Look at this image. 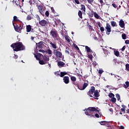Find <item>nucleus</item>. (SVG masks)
Listing matches in <instances>:
<instances>
[{
  "mask_svg": "<svg viewBox=\"0 0 129 129\" xmlns=\"http://www.w3.org/2000/svg\"><path fill=\"white\" fill-rule=\"evenodd\" d=\"M11 47L13 49V51H15V52L26 50V47H25V45L23 44V43L19 41L12 43Z\"/></svg>",
  "mask_w": 129,
  "mask_h": 129,
  "instance_id": "f257e3e1",
  "label": "nucleus"
},
{
  "mask_svg": "<svg viewBox=\"0 0 129 129\" xmlns=\"http://www.w3.org/2000/svg\"><path fill=\"white\" fill-rule=\"evenodd\" d=\"M99 112V110L96 109L94 107H89L85 111V114L86 115H91V116H94L93 115V112Z\"/></svg>",
  "mask_w": 129,
  "mask_h": 129,
  "instance_id": "f03ea898",
  "label": "nucleus"
},
{
  "mask_svg": "<svg viewBox=\"0 0 129 129\" xmlns=\"http://www.w3.org/2000/svg\"><path fill=\"white\" fill-rule=\"evenodd\" d=\"M50 35L54 40H58L59 39V34H58V32L55 29H52L50 31Z\"/></svg>",
  "mask_w": 129,
  "mask_h": 129,
  "instance_id": "7ed1b4c3",
  "label": "nucleus"
},
{
  "mask_svg": "<svg viewBox=\"0 0 129 129\" xmlns=\"http://www.w3.org/2000/svg\"><path fill=\"white\" fill-rule=\"evenodd\" d=\"M13 26L16 32H18V33H22V30H23V26L22 25V23L19 25H18L17 24H13Z\"/></svg>",
  "mask_w": 129,
  "mask_h": 129,
  "instance_id": "20e7f679",
  "label": "nucleus"
},
{
  "mask_svg": "<svg viewBox=\"0 0 129 129\" xmlns=\"http://www.w3.org/2000/svg\"><path fill=\"white\" fill-rule=\"evenodd\" d=\"M72 83L73 84L75 85V86H77L78 89H80V90H84V89H85V88H86V87L88 86V83H84L83 85V87H82L81 86L78 85V84L75 83V82H74Z\"/></svg>",
  "mask_w": 129,
  "mask_h": 129,
  "instance_id": "39448f33",
  "label": "nucleus"
},
{
  "mask_svg": "<svg viewBox=\"0 0 129 129\" xmlns=\"http://www.w3.org/2000/svg\"><path fill=\"white\" fill-rule=\"evenodd\" d=\"M53 53L56 58H62V52L59 51V49H53Z\"/></svg>",
  "mask_w": 129,
  "mask_h": 129,
  "instance_id": "423d86ee",
  "label": "nucleus"
},
{
  "mask_svg": "<svg viewBox=\"0 0 129 129\" xmlns=\"http://www.w3.org/2000/svg\"><path fill=\"white\" fill-rule=\"evenodd\" d=\"M44 44H45V42L43 41H40L38 43H36V51L39 50V49H43V47H44Z\"/></svg>",
  "mask_w": 129,
  "mask_h": 129,
  "instance_id": "0eeeda50",
  "label": "nucleus"
},
{
  "mask_svg": "<svg viewBox=\"0 0 129 129\" xmlns=\"http://www.w3.org/2000/svg\"><path fill=\"white\" fill-rule=\"evenodd\" d=\"M105 31L106 34H107V35H110V32H111V26H110L109 23H106Z\"/></svg>",
  "mask_w": 129,
  "mask_h": 129,
  "instance_id": "6e6552de",
  "label": "nucleus"
},
{
  "mask_svg": "<svg viewBox=\"0 0 129 129\" xmlns=\"http://www.w3.org/2000/svg\"><path fill=\"white\" fill-rule=\"evenodd\" d=\"M39 24L41 27H46L49 25V23L45 20H39Z\"/></svg>",
  "mask_w": 129,
  "mask_h": 129,
  "instance_id": "1a4fd4ad",
  "label": "nucleus"
},
{
  "mask_svg": "<svg viewBox=\"0 0 129 129\" xmlns=\"http://www.w3.org/2000/svg\"><path fill=\"white\" fill-rule=\"evenodd\" d=\"M95 91V87L94 86H92L91 89L89 90V92L87 93L88 95H89L90 97H92V94L94 93Z\"/></svg>",
  "mask_w": 129,
  "mask_h": 129,
  "instance_id": "9d476101",
  "label": "nucleus"
},
{
  "mask_svg": "<svg viewBox=\"0 0 129 129\" xmlns=\"http://www.w3.org/2000/svg\"><path fill=\"white\" fill-rule=\"evenodd\" d=\"M37 8L41 15H42V16H44V7H43V6L42 5L37 6Z\"/></svg>",
  "mask_w": 129,
  "mask_h": 129,
  "instance_id": "9b49d317",
  "label": "nucleus"
},
{
  "mask_svg": "<svg viewBox=\"0 0 129 129\" xmlns=\"http://www.w3.org/2000/svg\"><path fill=\"white\" fill-rule=\"evenodd\" d=\"M57 66L59 68H62V67H66V63L62 61H59L57 62Z\"/></svg>",
  "mask_w": 129,
  "mask_h": 129,
  "instance_id": "f8f14e48",
  "label": "nucleus"
},
{
  "mask_svg": "<svg viewBox=\"0 0 129 129\" xmlns=\"http://www.w3.org/2000/svg\"><path fill=\"white\" fill-rule=\"evenodd\" d=\"M110 122V121H102L101 122H99L101 125H107L108 127H110V125L109 124Z\"/></svg>",
  "mask_w": 129,
  "mask_h": 129,
  "instance_id": "ddd939ff",
  "label": "nucleus"
},
{
  "mask_svg": "<svg viewBox=\"0 0 129 129\" xmlns=\"http://www.w3.org/2000/svg\"><path fill=\"white\" fill-rule=\"evenodd\" d=\"M63 81L66 84H68L69 82H70V81L69 80V77L64 76L63 78Z\"/></svg>",
  "mask_w": 129,
  "mask_h": 129,
  "instance_id": "4468645a",
  "label": "nucleus"
},
{
  "mask_svg": "<svg viewBox=\"0 0 129 129\" xmlns=\"http://www.w3.org/2000/svg\"><path fill=\"white\" fill-rule=\"evenodd\" d=\"M119 26L120 28H124V26H125V24L124 23V21L121 19L119 22Z\"/></svg>",
  "mask_w": 129,
  "mask_h": 129,
  "instance_id": "2eb2a0df",
  "label": "nucleus"
},
{
  "mask_svg": "<svg viewBox=\"0 0 129 129\" xmlns=\"http://www.w3.org/2000/svg\"><path fill=\"white\" fill-rule=\"evenodd\" d=\"M32 31L34 30L32 28V26L30 25H26V32L27 33H30L31 31Z\"/></svg>",
  "mask_w": 129,
  "mask_h": 129,
  "instance_id": "dca6fc26",
  "label": "nucleus"
},
{
  "mask_svg": "<svg viewBox=\"0 0 129 129\" xmlns=\"http://www.w3.org/2000/svg\"><path fill=\"white\" fill-rule=\"evenodd\" d=\"M43 56L44 55L40 53H38L37 55H35V57L36 60H40L41 59V57H43Z\"/></svg>",
  "mask_w": 129,
  "mask_h": 129,
  "instance_id": "f3484780",
  "label": "nucleus"
},
{
  "mask_svg": "<svg viewBox=\"0 0 129 129\" xmlns=\"http://www.w3.org/2000/svg\"><path fill=\"white\" fill-rule=\"evenodd\" d=\"M43 58V60L47 64V62L49 61V57L47 56V55L45 54L44 55H43V56H42Z\"/></svg>",
  "mask_w": 129,
  "mask_h": 129,
  "instance_id": "a211bd4d",
  "label": "nucleus"
},
{
  "mask_svg": "<svg viewBox=\"0 0 129 129\" xmlns=\"http://www.w3.org/2000/svg\"><path fill=\"white\" fill-rule=\"evenodd\" d=\"M94 96L95 97H99L100 95L98 90H97L95 91V92H94Z\"/></svg>",
  "mask_w": 129,
  "mask_h": 129,
  "instance_id": "6ab92c4d",
  "label": "nucleus"
},
{
  "mask_svg": "<svg viewBox=\"0 0 129 129\" xmlns=\"http://www.w3.org/2000/svg\"><path fill=\"white\" fill-rule=\"evenodd\" d=\"M85 50H86L87 53H90V52H92V50H91V49H90V48L89 47H88V46H85Z\"/></svg>",
  "mask_w": 129,
  "mask_h": 129,
  "instance_id": "aec40b11",
  "label": "nucleus"
},
{
  "mask_svg": "<svg viewBox=\"0 0 129 129\" xmlns=\"http://www.w3.org/2000/svg\"><path fill=\"white\" fill-rule=\"evenodd\" d=\"M50 44L51 45L52 48L54 49V50H56V49H57V45H56V44L53 43L52 42H50Z\"/></svg>",
  "mask_w": 129,
  "mask_h": 129,
  "instance_id": "412c9836",
  "label": "nucleus"
},
{
  "mask_svg": "<svg viewBox=\"0 0 129 129\" xmlns=\"http://www.w3.org/2000/svg\"><path fill=\"white\" fill-rule=\"evenodd\" d=\"M129 86V82L128 81H126L125 82V84L123 85V87H124V88H125V89H127V88Z\"/></svg>",
  "mask_w": 129,
  "mask_h": 129,
  "instance_id": "4be33fe9",
  "label": "nucleus"
},
{
  "mask_svg": "<svg viewBox=\"0 0 129 129\" xmlns=\"http://www.w3.org/2000/svg\"><path fill=\"white\" fill-rule=\"evenodd\" d=\"M67 74H68V73L66 72H61L59 76L60 77H64V76H65V75H67Z\"/></svg>",
  "mask_w": 129,
  "mask_h": 129,
  "instance_id": "5701e85b",
  "label": "nucleus"
},
{
  "mask_svg": "<svg viewBox=\"0 0 129 129\" xmlns=\"http://www.w3.org/2000/svg\"><path fill=\"white\" fill-rule=\"evenodd\" d=\"M48 55H49L50 57L52 56V50L50 49H47V51H45Z\"/></svg>",
  "mask_w": 129,
  "mask_h": 129,
  "instance_id": "b1692460",
  "label": "nucleus"
},
{
  "mask_svg": "<svg viewBox=\"0 0 129 129\" xmlns=\"http://www.w3.org/2000/svg\"><path fill=\"white\" fill-rule=\"evenodd\" d=\"M39 64L40 65H45V64H47V62H45L44 60L39 59L38 60Z\"/></svg>",
  "mask_w": 129,
  "mask_h": 129,
  "instance_id": "393cba45",
  "label": "nucleus"
},
{
  "mask_svg": "<svg viewBox=\"0 0 129 129\" xmlns=\"http://www.w3.org/2000/svg\"><path fill=\"white\" fill-rule=\"evenodd\" d=\"M13 21L14 22H20V24L21 23V21L20 19H18V17H17V16H14Z\"/></svg>",
  "mask_w": 129,
  "mask_h": 129,
  "instance_id": "a878e982",
  "label": "nucleus"
},
{
  "mask_svg": "<svg viewBox=\"0 0 129 129\" xmlns=\"http://www.w3.org/2000/svg\"><path fill=\"white\" fill-rule=\"evenodd\" d=\"M71 80L72 81V83L76 82V77L74 76H72L71 77Z\"/></svg>",
  "mask_w": 129,
  "mask_h": 129,
  "instance_id": "bb28decb",
  "label": "nucleus"
},
{
  "mask_svg": "<svg viewBox=\"0 0 129 129\" xmlns=\"http://www.w3.org/2000/svg\"><path fill=\"white\" fill-rule=\"evenodd\" d=\"M78 16L80 19H83V17H82V12L81 11H79Z\"/></svg>",
  "mask_w": 129,
  "mask_h": 129,
  "instance_id": "cd10ccee",
  "label": "nucleus"
},
{
  "mask_svg": "<svg viewBox=\"0 0 129 129\" xmlns=\"http://www.w3.org/2000/svg\"><path fill=\"white\" fill-rule=\"evenodd\" d=\"M102 50H103L105 55H106V56H107V55H108V50L107 49H105L104 48H102Z\"/></svg>",
  "mask_w": 129,
  "mask_h": 129,
  "instance_id": "c85d7f7f",
  "label": "nucleus"
},
{
  "mask_svg": "<svg viewBox=\"0 0 129 129\" xmlns=\"http://www.w3.org/2000/svg\"><path fill=\"white\" fill-rule=\"evenodd\" d=\"M65 39L68 43H70V37L68 35H66Z\"/></svg>",
  "mask_w": 129,
  "mask_h": 129,
  "instance_id": "c756f323",
  "label": "nucleus"
},
{
  "mask_svg": "<svg viewBox=\"0 0 129 129\" xmlns=\"http://www.w3.org/2000/svg\"><path fill=\"white\" fill-rule=\"evenodd\" d=\"M81 10L82 11H83L84 12V13H85V11L86 10V8H85V6H84V5H82L81 6Z\"/></svg>",
  "mask_w": 129,
  "mask_h": 129,
  "instance_id": "7c9ffc66",
  "label": "nucleus"
},
{
  "mask_svg": "<svg viewBox=\"0 0 129 129\" xmlns=\"http://www.w3.org/2000/svg\"><path fill=\"white\" fill-rule=\"evenodd\" d=\"M114 55L116 56V57H118L119 56V52L117 50L114 51Z\"/></svg>",
  "mask_w": 129,
  "mask_h": 129,
  "instance_id": "2f4dec72",
  "label": "nucleus"
},
{
  "mask_svg": "<svg viewBox=\"0 0 129 129\" xmlns=\"http://www.w3.org/2000/svg\"><path fill=\"white\" fill-rule=\"evenodd\" d=\"M111 25L112 27H115L116 26V22L114 21H111Z\"/></svg>",
  "mask_w": 129,
  "mask_h": 129,
  "instance_id": "473e14b6",
  "label": "nucleus"
},
{
  "mask_svg": "<svg viewBox=\"0 0 129 129\" xmlns=\"http://www.w3.org/2000/svg\"><path fill=\"white\" fill-rule=\"evenodd\" d=\"M88 58H89L91 61L92 60V59H93V56L92 55V54H89V53H88Z\"/></svg>",
  "mask_w": 129,
  "mask_h": 129,
  "instance_id": "72a5a7b5",
  "label": "nucleus"
},
{
  "mask_svg": "<svg viewBox=\"0 0 129 129\" xmlns=\"http://www.w3.org/2000/svg\"><path fill=\"white\" fill-rule=\"evenodd\" d=\"M111 101L113 103H115V102H116V98H115L114 97H113L111 100Z\"/></svg>",
  "mask_w": 129,
  "mask_h": 129,
  "instance_id": "f704fd0d",
  "label": "nucleus"
},
{
  "mask_svg": "<svg viewBox=\"0 0 129 129\" xmlns=\"http://www.w3.org/2000/svg\"><path fill=\"white\" fill-rule=\"evenodd\" d=\"M94 16L96 19H99V15L96 12L94 13Z\"/></svg>",
  "mask_w": 129,
  "mask_h": 129,
  "instance_id": "c9c22d12",
  "label": "nucleus"
},
{
  "mask_svg": "<svg viewBox=\"0 0 129 129\" xmlns=\"http://www.w3.org/2000/svg\"><path fill=\"white\" fill-rule=\"evenodd\" d=\"M122 38L123 40H125V39H126V34H125V33H123L122 34Z\"/></svg>",
  "mask_w": 129,
  "mask_h": 129,
  "instance_id": "e433bc0d",
  "label": "nucleus"
},
{
  "mask_svg": "<svg viewBox=\"0 0 129 129\" xmlns=\"http://www.w3.org/2000/svg\"><path fill=\"white\" fill-rule=\"evenodd\" d=\"M109 97H110V98H112L113 97H114V94H113V93H110L109 95H108Z\"/></svg>",
  "mask_w": 129,
  "mask_h": 129,
  "instance_id": "4c0bfd02",
  "label": "nucleus"
},
{
  "mask_svg": "<svg viewBox=\"0 0 129 129\" xmlns=\"http://www.w3.org/2000/svg\"><path fill=\"white\" fill-rule=\"evenodd\" d=\"M27 21H31L32 20V17L30 15H28L26 18Z\"/></svg>",
  "mask_w": 129,
  "mask_h": 129,
  "instance_id": "58836bf2",
  "label": "nucleus"
},
{
  "mask_svg": "<svg viewBox=\"0 0 129 129\" xmlns=\"http://www.w3.org/2000/svg\"><path fill=\"white\" fill-rule=\"evenodd\" d=\"M16 5L17 6V7H21V5H20V0H18V1H15Z\"/></svg>",
  "mask_w": 129,
  "mask_h": 129,
  "instance_id": "ea45409f",
  "label": "nucleus"
},
{
  "mask_svg": "<svg viewBox=\"0 0 129 129\" xmlns=\"http://www.w3.org/2000/svg\"><path fill=\"white\" fill-rule=\"evenodd\" d=\"M125 69L126 71H129V64L127 63L125 64Z\"/></svg>",
  "mask_w": 129,
  "mask_h": 129,
  "instance_id": "a19ab883",
  "label": "nucleus"
},
{
  "mask_svg": "<svg viewBox=\"0 0 129 129\" xmlns=\"http://www.w3.org/2000/svg\"><path fill=\"white\" fill-rule=\"evenodd\" d=\"M116 97L117 99V100H119L120 99V96L118 94H116Z\"/></svg>",
  "mask_w": 129,
  "mask_h": 129,
  "instance_id": "79ce46f5",
  "label": "nucleus"
},
{
  "mask_svg": "<svg viewBox=\"0 0 129 129\" xmlns=\"http://www.w3.org/2000/svg\"><path fill=\"white\" fill-rule=\"evenodd\" d=\"M100 30L101 33H103L104 32V27H100Z\"/></svg>",
  "mask_w": 129,
  "mask_h": 129,
  "instance_id": "37998d69",
  "label": "nucleus"
},
{
  "mask_svg": "<svg viewBox=\"0 0 129 129\" xmlns=\"http://www.w3.org/2000/svg\"><path fill=\"white\" fill-rule=\"evenodd\" d=\"M89 30H90V31H94V29H93V27H92V26L91 25H89Z\"/></svg>",
  "mask_w": 129,
  "mask_h": 129,
  "instance_id": "c03bdc74",
  "label": "nucleus"
},
{
  "mask_svg": "<svg viewBox=\"0 0 129 129\" xmlns=\"http://www.w3.org/2000/svg\"><path fill=\"white\" fill-rule=\"evenodd\" d=\"M39 48H38V50H37V51H38V52H42V53H45L46 51L43 50V49H39Z\"/></svg>",
  "mask_w": 129,
  "mask_h": 129,
  "instance_id": "a18cd8bd",
  "label": "nucleus"
},
{
  "mask_svg": "<svg viewBox=\"0 0 129 129\" xmlns=\"http://www.w3.org/2000/svg\"><path fill=\"white\" fill-rule=\"evenodd\" d=\"M86 1H87L88 3L90 5H92V3H93V0H86Z\"/></svg>",
  "mask_w": 129,
  "mask_h": 129,
  "instance_id": "49530a36",
  "label": "nucleus"
},
{
  "mask_svg": "<svg viewBox=\"0 0 129 129\" xmlns=\"http://www.w3.org/2000/svg\"><path fill=\"white\" fill-rule=\"evenodd\" d=\"M98 2L100 3L101 6H103V5H104V3H103V0H98Z\"/></svg>",
  "mask_w": 129,
  "mask_h": 129,
  "instance_id": "de8ad7c7",
  "label": "nucleus"
},
{
  "mask_svg": "<svg viewBox=\"0 0 129 129\" xmlns=\"http://www.w3.org/2000/svg\"><path fill=\"white\" fill-rule=\"evenodd\" d=\"M45 15L46 17H48L49 15V11H46Z\"/></svg>",
  "mask_w": 129,
  "mask_h": 129,
  "instance_id": "09e8293b",
  "label": "nucleus"
},
{
  "mask_svg": "<svg viewBox=\"0 0 129 129\" xmlns=\"http://www.w3.org/2000/svg\"><path fill=\"white\" fill-rule=\"evenodd\" d=\"M74 47L78 51H80V49H79V47H78V46L75 45Z\"/></svg>",
  "mask_w": 129,
  "mask_h": 129,
  "instance_id": "8fccbe9b",
  "label": "nucleus"
},
{
  "mask_svg": "<svg viewBox=\"0 0 129 129\" xmlns=\"http://www.w3.org/2000/svg\"><path fill=\"white\" fill-rule=\"evenodd\" d=\"M112 7H113V8H114V9H116V8H117V6H116V4L113 3L112 4Z\"/></svg>",
  "mask_w": 129,
  "mask_h": 129,
  "instance_id": "3c124183",
  "label": "nucleus"
},
{
  "mask_svg": "<svg viewBox=\"0 0 129 129\" xmlns=\"http://www.w3.org/2000/svg\"><path fill=\"white\" fill-rule=\"evenodd\" d=\"M54 75H56V76H60V75L59 74V72H56L54 73Z\"/></svg>",
  "mask_w": 129,
  "mask_h": 129,
  "instance_id": "603ef678",
  "label": "nucleus"
},
{
  "mask_svg": "<svg viewBox=\"0 0 129 129\" xmlns=\"http://www.w3.org/2000/svg\"><path fill=\"white\" fill-rule=\"evenodd\" d=\"M75 3L77 5H80V2L78 0H75Z\"/></svg>",
  "mask_w": 129,
  "mask_h": 129,
  "instance_id": "864d4df0",
  "label": "nucleus"
},
{
  "mask_svg": "<svg viewBox=\"0 0 129 129\" xmlns=\"http://www.w3.org/2000/svg\"><path fill=\"white\" fill-rule=\"evenodd\" d=\"M98 73L99 74H102L103 73V71L102 70H99V72H98Z\"/></svg>",
  "mask_w": 129,
  "mask_h": 129,
  "instance_id": "5fc2aeb1",
  "label": "nucleus"
},
{
  "mask_svg": "<svg viewBox=\"0 0 129 129\" xmlns=\"http://www.w3.org/2000/svg\"><path fill=\"white\" fill-rule=\"evenodd\" d=\"M36 18H37V20H38V21H40V20H41V19L40 18V16H39V15H36Z\"/></svg>",
  "mask_w": 129,
  "mask_h": 129,
  "instance_id": "6e6d98bb",
  "label": "nucleus"
},
{
  "mask_svg": "<svg viewBox=\"0 0 129 129\" xmlns=\"http://www.w3.org/2000/svg\"><path fill=\"white\" fill-rule=\"evenodd\" d=\"M124 50H125V46H123L122 47V48H121L122 52H123V51H124Z\"/></svg>",
  "mask_w": 129,
  "mask_h": 129,
  "instance_id": "4d7b16f0",
  "label": "nucleus"
},
{
  "mask_svg": "<svg viewBox=\"0 0 129 129\" xmlns=\"http://www.w3.org/2000/svg\"><path fill=\"white\" fill-rule=\"evenodd\" d=\"M95 116H96V117H97V118H99V115L97 113L95 114Z\"/></svg>",
  "mask_w": 129,
  "mask_h": 129,
  "instance_id": "13d9d810",
  "label": "nucleus"
},
{
  "mask_svg": "<svg viewBox=\"0 0 129 129\" xmlns=\"http://www.w3.org/2000/svg\"><path fill=\"white\" fill-rule=\"evenodd\" d=\"M18 55L14 54V59H18Z\"/></svg>",
  "mask_w": 129,
  "mask_h": 129,
  "instance_id": "bf43d9fd",
  "label": "nucleus"
},
{
  "mask_svg": "<svg viewBox=\"0 0 129 129\" xmlns=\"http://www.w3.org/2000/svg\"><path fill=\"white\" fill-rule=\"evenodd\" d=\"M97 25L98 26V27H99V28H100V27H101L100 22H98Z\"/></svg>",
  "mask_w": 129,
  "mask_h": 129,
  "instance_id": "052dcab7",
  "label": "nucleus"
},
{
  "mask_svg": "<svg viewBox=\"0 0 129 129\" xmlns=\"http://www.w3.org/2000/svg\"><path fill=\"white\" fill-rule=\"evenodd\" d=\"M65 53L66 54H68V55H69V54H70V52H69V51H68V50H66Z\"/></svg>",
  "mask_w": 129,
  "mask_h": 129,
  "instance_id": "680f3d73",
  "label": "nucleus"
},
{
  "mask_svg": "<svg viewBox=\"0 0 129 129\" xmlns=\"http://www.w3.org/2000/svg\"><path fill=\"white\" fill-rule=\"evenodd\" d=\"M125 43L126 44H129V40H125Z\"/></svg>",
  "mask_w": 129,
  "mask_h": 129,
  "instance_id": "e2e57ef3",
  "label": "nucleus"
},
{
  "mask_svg": "<svg viewBox=\"0 0 129 129\" xmlns=\"http://www.w3.org/2000/svg\"><path fill=\"white\" fill-rule=\"evenodd\" d=\"M121 111H123V112H125V109H124V108H121Z\"/></svg>",
  "mask_w": 129,
  "mask_h": 129,
  "instance_id": "0e129e2a",
  "label": "nucleus"
},
{
  "mask_svg": "<svg viewBox=\"0 0 129 129\" xmlns=\"http://www.w3.org/2000/svg\"><path fill=\"white\" fill-rule=\"evenodd\" d=\"M120 129H124V126H122V125H121L120 126Z\"/></svg>",
  "mask_w": 129,
  "mask_h": 129,
  "instance_id": "69168bd1",
  "label": "nucleus"
},
{
  "mask_svg": "<svg viewBox=\"0 0 129 129\" xmlns=\"http://www.w3.org/2000/svg\"><path fill=\"white\" fill-rule=\"evenodd\" d=\"M94 40H98V38H97V37H96V36H95V37H94Z\"/></svg>",
  "mask_w": 129,
  "mask_h": 129,
  "instance_id": "338daca9",
  "label": "nucleus"
},
{
  "mask_svg": "<svg viewBox=\"0 0 129 129\" xmlns=\"http://www.w3.org/2000/svg\"><path fill=\"white\" fill-rule=\"evenodd\" d=\"M90 17H91V18H92V17H93V14H90Z\"/></svg>",
  "mask_w": 129,
  "mask_h": 129,
  "instance_id": "774afa93",
  "label": "nucleus"
}]
</instances>
